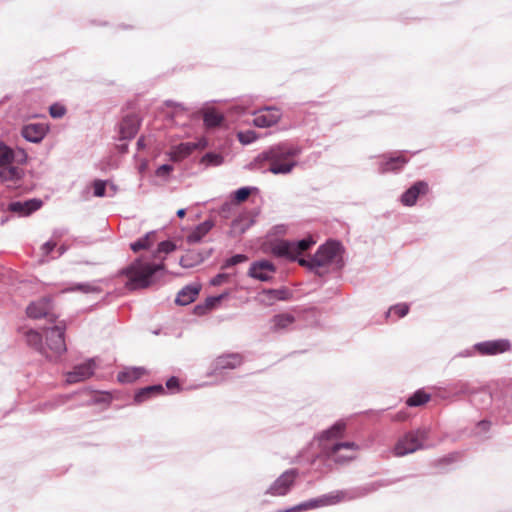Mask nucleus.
<instances>
[{
	"mask_svg": "<svg viewBox=\"0 0 512 512\" xmlns=\"http://www.w3.org/2000/svg\"><path fill=\"white\" fill-rule=\"evenodd\" d=\"M315 243L311 236L297 241H275L271 244V252L277 257L297 261L301 266L315 272H318L319 268L340 262L342 246L336 241H328L321 245L309 260L301 257Z\"/></svg>",
	"mask_w": 512,
	"mask_h": 512,
	"instance_id": "1",
	"label": "nucleus"
},
{
	"mask_svg": "<svg viewBox=\"0 0 512 512\" xmlns=\"http://www.w3.org/2000/svg\"><path fill=\"white\" fill-rule=\"evenodd\" d=\"M302 153L298 145L282 142L261 152L251 163L253 169L275 175H287L296 167V158Z\"/></svg>",
	"mask_w": 512,
	"mask_h": 512,
	"instance_id": "2",
	"label": "nucleus"
},
{
	"mask_svg": "<svg viewBox=\"0 0 512 512\" xmlns=\"http://www.w3.org/2000/svg\"><path fill=\"white\" fill-rule=\"evenodd\" d=\"M164 273V264L144 262L141 258L136 259L129 266L122 270V274L128 278L126 286L130 290L147 288L152 285L158 274Z\"/></svg>",
	"mask_w": 512,
	"mask_h": 512,
	"instance_id": "3",
	"label": "nucleus"
},
{
	"mask_svg": "<svg viewBox=\"0 0 512 512\" xmlns=\"http://www.w3.org/2000/svg\"><path fill=\"white\" fill-rule=\"evenodd\" d=\"M428 435L429 431L426 428H417L405 432L391 448L392 455L394 457H404L429 448L431 445L428 443Z\"/></svg>",
	"mask_w": 512,
	"mask_h": 512,
	"instance_id": "4",
	"label": "nucleus"
},
{
	"mask_svg": "<svg viewBox=\"0 0 512 512\" xmlns=\"http://www.w3.org/2000/svg\"><path fill=\"white\" fill-rule=\"evenodd\" d=\"M380 484H370L366 487L352 489V490H335L327 494L313 498L315 509L327 506L337 505L341 502L352 501L356 498L363 497L370 492L375 491Z\"/></svg>",
	"mask_w": 512,
	"mask_h": 512,
	"instance_id": "5",
	"label": "nucleus"
},
{
	"mask_svg": "<svg viewBox=\"0 0 512 512\" xmlns=\"http://www.w3.org/2000/svg\"><path fill=\"white\" fill-rule=\"evenodd\" d=\"M360 446L353 441L323 444V453L331 461L337 464H345L356 458V452Z\"/></svg>",
	"mask_w": 512,
	"mask_h": 512,
	"instance_id": "6",
	"label": "nucleus"
},
{
	"mask_svg": "<svg viewBox=\"0 0 512 512\" xmlns=\"http://www.w3.org/2000/svg\"><path fill=\"white\" fill-rule=\"evenodd\" d=\"M65 326L56 325L45 330V346L47 347L48 355L45 358L53 361L57 360L63 353L66 352L67 347L65 343Z\"/></svg>",
	"mask_w": 512,
	"mask_h": 512,
	"instance_id": "7",
	"label": "nucleus"
},
{
	"mask_svg": "<svg viewBox=\"0 0 512 512\" xmlns=\"http://www.w3.org/2000/svg\"><path fill=\"white\" fill-rule=\"evenodd\" d=\"M243 363V356L239 353H226L216 357L211 363L210 376H224L225 371L234 370Z\"/></svg>",
	"mask_w": 512,
	"mask_h": 512,
	"instance_id": "8",
	"label": "nucleus"
},
{
	"mask_svg": "<svg viewBox=\"0 0 512 512\" xmlns=\"http://www.w3.org/2000/svg\"><path fill=\"white\" fill-rule=\"evenodd\" d=\"M298 476L296 469H289L283 472L265 491L270 496H285L293 487Z\"/></svg>",
	"mask_w": 512,
	"mask_h": 512,
	"instance_id": "9",
	"label": "nucleus"
},
{
	"mask_svg": "<svg viewBox=\"0 0 512 512\" xmlns=\"http://www.w3.org/2000/svg\"><path fill=\"white\" fill-rule=\"evenodd\" d=\"M53 303L51 298L43 297L32 301L26 308V315L31 319L45 318L50 322L56 320V316L52 312Z\"/></svg>",
	"mask_w": 512,
	"mask_h": 512,
	"instance_id": "10",
	"label": "nucleus"
},
{
	"mask_svg": "<svg viewBox=\"0 0 512 512\" xmlns=\"http://www.w3.org/2000/svg\"><path fill=\"white\" fill-rule=\"evenodd\" d=\"M253 124L259 128H268L277 124L281 117L282 112L275 106L263 107L253 113Z\"/></svg>",
	"mask_w": 512,
	"mask_h": 512,
	"instance_id": "11",
	"label": "nucleus"
},
{
	"mask_svg": "<svg viewBox=\"0 0 512 512\" xmlns=\"http://www.w3.org/2000/svg\"><path fill=\"white\" fill-rule=\"evenodd\" d=\"M276 273L275 265L268 260L255 261L251 264L248 275L262 282L270 281Z\"/></svg>",
	"mask_w": 512,
	"mask_h": 512,
	"instance_id": "12",
	"label": "nucleus"
},
{
	"mask_svg": "<svg viewBox=\"0 0 512 512\" xmlns=\"http://www.w3.org/2000/svg\"><path fill=\"white\" fill-rule=\"evenodd\" d=\"M511 349V344L506 339L485 341L475 345V350L483 356L502 354Z\"/></svg>",
	"mask_w": 512,
	"mask_h": 512,
	"instance_id": "13",
	"label": "nucleus"
},
{
	"mask_svg": "<svg viewBox=\"0 0 512 512\" xmlns=\"http://www.w3.org/2000/svg\"><path fill=\"white\" fill-rule=\"evenodd\" d=\"M24 171L14 163L0 168V180L8 188H18L21 186Z\"/></svg>",
	"mask_w": 512,
	"mask_h": 512,
	"instance_id": "14",
	"label": "nucleus"
},
{
	"mask_svg": "<svg viewBox=\"0 0 512 512\" xmlns=\"http://www.w3.org/2000/svg\"><path fill=\"white\" fill-rule=\"evenodd\" d=\"M409 159L403 153H397L389 157L381 158L378 164V172L381 174L389 172H398L408 163Z\"/></svg>",
	"mask_w": 512,
	"mask_h": 512,
	"instance_id": "15",
	"label": "nucleus"
},
{
	"mask_svg": "<svg viewBox=\"0 0 512 512\" xmlns=\"http://www.w3.org/2000/svg\"><path fill=\"white\" fill-rule=\"evenodd\" d=\"M96 369L94 359H88L84 363L76 365L72 371L67 373L68 383H77L90 378Z\"/></svg>",
	"mask_w": 512,
	"mask_h": 512,
	"instance_id": "16",
	"label": "nucleus"
},
{
	"mask_svg": "<svg viewBox=\"0 0 512 512\" xmlns=\"http://www.w3.org/2000/svg\"><path fill=\"white\" fill-rule=\"evenodd\" d=\"M427 192L428 184L424 181H417L401 195L400 202L406 207H412L418 198Z\"/></svg>",
	"mask_w": 512,
	"mask_h": 512,
	"instance_id": "17",
	"label": "nucleus"
},
{
	"mask_svg": "<svg viewBox=\"0 0 512 512\" xmlns=\"http://www.w3.org/2000/svg\"><path fill=\"white\" fill-rule=\"evenodd\" d=\"M345 430L346 423L340 420L334 423L330 428L322 431L318 436L321 449L323 450V444H333L334 442L332 441L342 438Z\"/></svg>",
	"mask_w": 512,
	"mask_h": 512,
	"instance_id": "18",
	"label": "nucleus"
},
{
	"mask_svg": "<svg viewBox=\"0 0 512 512\" xmlns=\"http://www.w3.org/2000/svg\"><path fill=\"white\" fill-rule=\"evenodd\" d=\"M27 155L23 150L14 151L5 144H0V168L12 163H24Z\"/></svg>",
	"mask_w": 512,
	"mask_h": 512,
	"instance_id": "19",
	"label": "nucleus"
},
{
	"mask_svg": "<svg viewBox=\"0 0 512 512\" xmlns=\"http://www.w3.org/2000/svg\"><path fill=\"white\" fill-rule=\"evenodd\" d=\"M42 205V201L38 199H30L26 201L11 202L8 206L9 211L19 214L20 216H27L32 212L38 210Z\"/></svg>",
	"mask_w": 512,
	"mask_h": 512,
	"instance_id": "20",
	"label": "nucleus"
},
{
	"mask_svg": "<svg viewBox=\"0 0 512 512\" xmlns=\"http://www.w3.org/2000/svg\"><path fill=\"white\" fill-rule=\"evenodd\" d=\"M46 128L43 124L31 123L22 128V136L31 143H39L46 135Z\"/></svg>",
	"mask_w": 512,
	"mask_h": 512,
	"instance_id": "21",
	"label": "nucleus"
},
{
	"mask_svg": "<svg viewBox=\"0 0 512 512\" xmlns=\"http://www.w3.org/2000/svg\"><path fill=\"white\" fill-rule=\"evenodd\" d=\"M215 226L212 220H205L204 222L197 225L186 237L188 244H198L203 238L211 231Z\"/></svg>",
	"mask_w": 512,
	"mask_h": 512,
	"instance_id": "22",
	"label": "nucleus"
},
{
	"mask_svg": "<svg viewBox=\"0 0 512 512\" xmlns=\"http://www.w3.org/2000/svg\"><path fill=\"white\" fill-rule=\"evenodd\" d=\"M289 295L290 293L286 288L264 289L260 293V301L267 306H271L276 301L287 300Z\"/></svg>",
	"mask_w": 512,
	"mask_h": 512,
	"instance_id": "23",
	"label": "nucleus"
},
{
	"mask_svg": "<svg viewBox=\"0 0 512 512\" xmlns=\"http://www.w3.org/2000/svg\"><path fill=\"white\" fill-rule=\"evenodd\" d=\"M139 122L135 116L125 117L119 128L120 138L122 140L132 139L138 132Z\"/></svg>",
	"mask_w": 512,
	"mask_h": 512,
	"instance_id": "24",
	"label": "nucleus"
},
{
	"mask_svg": "<svg viewBox=\"0 0 512 512\" xmlns=\"http://www.w3.org/2000/svg\"><path fill=\"white\" fill-rule=\"evenodd\" d=\"M201 286L199 284H190L182 288L175 299L176 304L185 306L192 303L199 294Z\"/></svg>",
	"mask_w": 512,
	"mask_h": 512,
	"instance_id": "25",
	"label": "nucleus"
},
{
	"mask_svg": "<svg viewBox=\"0 0 512 512\" xmlns=\"http://www.w3.org/2000/svg\"><path fill=\"white\" fill-rule=\"evenodd\" d=\"M25 340L28 346L35 349L44 357L45 355H48L47 347L45 346V343H43L42 335L38 331L34 329L28 330L25 333Z\"/></svg>",
	"mask_w": 512,
	"mask_h": 512,
	"instance_id": "26",
	"label": "nucleus"
},
{
	"mask_svg": "<svg viewBox=\"0 0 512 512\" xmlns=\"http://www.w3.org/2000/svg\"><path fill=\"white\" fill-rule=\"evenodd\" d=\"M196 146L197 145L195 143L191 142L181 143L171 150L169 153L170 159L175 162L181 161L182 159L189 156L196 148Z\"/></svg>",
	"mask_w": 512,
	"mask_h": 512,
	"instance_id": "27",
	"label": "nucleus"
},
{
	"mask_svg": "<svg viewBox=\"0 0 512 512\" xmlns=\"http://www.w3.org/2000/svg\"><path fill=\"white\" fill-rule=\"evenodd\" d=\"M164 391H165L164 387L161 384L147 386V387L140 389L135 394L134 401L138 404H141V403L145 402L146 400L150 399L154 395L164 393Z\"/></svg>",
	"mask_w": 512,
	"mask_h": 512,
	"instance_id": "28",
	"label": "nucleus"
},
{
	"mask_svg": "<svg viewBox=\"0 0 512 512\" xmlns=\"http://www.w3.org/2000/svg\"><path fill=\"white\" fill-rule=\"evenodd\" d=\"M145 373L143 367H129L119 372L117 379L121 383H132L138 380Z\"/></svg>",
	"mask_w": 512,
	"mask_h": 512,
	"instance_id": "29",
	"label": "nucleus"
},
{
	"mask_svg": "<svg viewBox=\"0 0 512 512\" xmlns=\"http://www.w3.org/2000/svg\"><path fill=\"white\" fill-rule=\"evenodd\" d=\"M156 241V232L150 231L137 241L130 244V248L133 252H139L143 249H149L154 245Z\"/></svg>",
	"mask_w": 512,
	"mask_h": 512,
	"instance_id": "30",
	"label": "nucleus"
},
{
	"mask_svg": "<svg viewBox=\"0 0 512 512\" xmlns=\"http://www.w3.org/2000/svg\"><path fill=\"white\" fill-rule=\"evenodd\" d=\"M431 399V395L424 389H418L411 396L406 399L408 407H421Z\"/></svg>",
	"mask_w": 512,
	"mask_h": 512,
	"instance_id": "31",
	"label": "nucleus"
},
{
	"mask_svg": "<svg viewBox=\"0 0 512 512\" xmlns=\"http://www.w3.org/2000/svg\"><path fill=\"white\" fill-rule=\"evenodd\" d=\"M295 322V317L289 313L277 314L273 317V330L280 331L286 329Z\"/></svg>",
	"mask_w": 512,
	"mask_h": 512,
	"instance_id": "32",
	"label": "nucleus"
},
{
	"mask_svg": "<svg viewBox=\"0 0 512 512\" xmlns=\"http://www.w3.org/2000/svg\"><path fill=\"white\" fill-rule=\"evenodd\" d=\"M409 305L407 303H398L391 306L388 311L385 313L386 319L391 317L392 315H396L399 318L406 316L409 312Z\"/></svg>",
	"mask_w": 512,
	"mask_h": 512,
	"instance_id": "33",
	"label": "nucleus"
},
{
	"mask_svg": "<svg viewBox=\"0 0 512 512\" xmlns=\"http://www.w3.org/2000/svg\"><path fill=\"white\" fill-rule=\"evenodd\" d=\"M203 120L207 127H216L223 121V116L215 111H207L204 114Z\"/></svg>",
	"mask_w": 512,
	"mask_h": 512,
	"instance_id": "34",
	"label": "nucleus"
},
{
	"mask_svg": "<svg viewBox=\"0 0 512 512\" xmlns=\"http://www.w3.org/2000/svg\"><path fill=\"white\" fill-rule=\"evenodd\" d=\"M201 163L206 166H219L223 163V156L218 153L208 152L202 157Z\"/></svg>",
	"mask_w": 512,
	"mask_h": 512,
	"instance_id": "35",
	"label": "nucleus"
},
{
	"mask_svg": "<svg viewBox=\"0 0 512 512\" xmlns=\"http://www.w3.org/2000/svg\"><path fill=\"white\" fill-rule=\"evenodd\" d=\"M287 231H288V226L286 224H277L269 230L267 237L272 238V237H277V236H283V235L287 234ZM275 241H280V239H275V240L271 239L270 245L272 244V242H275Z\"/></svg>",
	"mask_w": 512,
	"mask_h": 512,
	"instance_id": "36",
	"label": "nucleus"
},
{
	"mask_svg": "<svg viewBox=\"0 0 512 512\" xmlns=\"http://www.w3.org/2000/svg\"><path fill=\"white\" fill-rule=\"evenodd\" d=\"M176 248V245L171 241H162L158 244L157 250L154 253V258H160V254H169L173 252Z\"/></svg>",
	"mask_w": 512,
	"mask_h": 512,
	"instance_id": "37",
	"label": "nucleus"
},
{
	"mask_svg": "<svg viewBox=\"0 0 512 512\" xmlns=\"http://www.w3.org/2000/svg\"><path fill=\"white\" fill-rule=\"evenodd\" d=\"M248 257L244 254H236L224 261L221 266V269H228L240 263L246 262Z\"/></svg>",
	"mask_w": 512,
	"mask_h": 512,
	"instance_id": "38",
	"label": "nucleus"
},
{
	"mask_svg": "<svg viewBox=\"0 0 512 512\" xmlns=\"http://www.w3.org/2000/svg\"><path fill=\"white\" fill-rule=\"evenodd\" d=\"M238 140L244 145L253 143L257 139V133L253 130L241 131L237 134Z\"/></svg>",
	"mask_w": 512,
	"mask_h": 512,
	"instance_id": "39",
	"label": "nucleus"
},
{
	"mask_svg": "<svg viewBox=\"0 0 512 512\" xmlns=\"http://www.w3.org/2000/svg\"><path fill=\"white\" fill-rule=\"evenodd\" d=\"M107 182L103 180H96L93 183V194L96 197H103L106 195Z\"/></svg>",
	"mask_w": 512,
	"mask_h": 512,
	"instance_id": "40",
	"label": "nucleus"
},
{
	"mask_svg": "<svg viewBox=\"0 0 512 512\" xmlns=\"http://www.w3.org/2000/svg\"><path fill=\"white\" fill-rule=\"evenodd\" d=\"M49 112L52 118L59 119L66 114V108L61 104L55 103L50 106Z\"/></svg>",
	"mask_w": 512,
	"mask_h": 512,
	"instance_id": "41",
	"label": "nucleus"
},
{
	"mask_svg": "<svg viewBox=\"0 0 512 512\" xmlns=\"http://www.w3.org/2000/svg\"><path fill=\"white\" fill-rule=\"evenodd\" d=\"M229 295L228 292H225V293H222L218 296H211V297H208L206 300H205V307L207 309H213L214 307H216V305L218 303H220L224 298H226L227 296Z\"/></svg>",
	"mask_w": 512,
	"mask_h": 512,
	"instance_id": "42",
	"label": "nucleus"
},
{
	"mask_svg": "<svg viewBox=\"0 0 512 512\" xmlns=\"http://www.w3.org/2000/svg\"><path fill=\"white\" fill-rule=\"evenodd\" d=\"M233 275V273H219L210 280V284L212 286H220L228 282Z\"/></svg>",
	"mask_w": 512,
	"mask_h": 512,
	"instance_id": "43",
	"label": "nucleus"
},
{
	"mask_svg": "<svg viewBox=\"0 0 512 512\" xmlns=\"http://www.w3.org/2000/svg\"><path fill=\"white\" fill-rule=\"evenodd\" d=\"M252 189L253 188H251V187H241V188H239L238 190H236L234 192V199L237 202L245 201L249 197Z\"/></svg>",
	"mask_w": 512,
	"mask_h": 512,
	"instance_id": "44",
	"label": "nucleus"
},
{
	"mask_svg": "<svg viewBox=\"0 0 512 512\" xmlns=\"http://www.w3.org/2000/svg\"><path fill=\"white\" fill-rule=\"evenodd\" d=\"M171 171H173V166L172 165H170V164H163V165H161V166H159L157 168L156 175L158 177L165 178V177H167L170 174Z\"/></svg>",
	"mask_w": 512,
	"mask_h": 512,
	"instance_id": "45",
	"label": "nucleus"
},
{
	"mask_svg": "<svg viewBox=\"0 0 512 512\" xmlns=\"http://www.w3.org/2000/svg\"><path fill=\"white\" fill-rule=\"evenodd\" d=\"M73 290H79L84 293H92L99 291V289L96 286L89 283L78 284L75 288H73Z\"/></svg>",
	"mask_w": 512,
	"mask_h": 512,
	"instance_id": "46",
	"label": "nucleus"
},
{
	"mask_svg": "<svg viewBox=\"0 0 512 512\" xmlns=\"http://www.w3.org/2000/svg\"><path fill=\"white\" fill-rule=\"evenodd\" d=\"M56 247V243L53 241H47L41 246L43 257L48 256Z\"/></svg>",
	"mask_w": 512,
	"mask_h": 512,
	"instance_id": "47",
	"label": "nucleus"
},
{
	"mask_svg": "<svg viewBox=\"0 0 512 512\" xmlns=\"http://www.w3.org/2000/svg\"><path fill=\"white\" fill-rule=\"evenodd\" d=\"M166 387H167V389L172 390V391H179L180 390V384H179L178 378H176L174 376L169 378L166 381Z\"/></svg>",
	"mask_w": 512,
	"mask_h": 512,
	"instance_id": "48",
	"label": "nucleus"
},
{
	"mask_svg": "<svg viewBox=\"0 0 512 512\" xmlns=\"http://www.w3.org/2000/svg\"><path fill=\"white\" fill-rule=\"evenodd\" d=\"M298 508L300 512L315 509V503L313 502V499H309L307 501H304L300 504H298Z\"/></svg>",
	"mask_w": 512,
	"mask_h": 512,
	"instance_id": "49",
	"label": "nucleus"
},
{
	"mask_svg": "<svg viewBox=\"0 0 512 512\" xmlns=\"http://www.w3.org/2000/svg\"><path fill=\"white\" fill-rule=\"evenodd\" d=\"M231 209H232V204L231 203H224L220 210H219V213L221 216L227 218L229 213L231 212Z\"/></svg>",
	"mask_w": 512,
	"mask_h": 512,
	"instance_id": "50",
	"label": "nucleus"
},
{
	"mask_svg": "<svg viewBox=\"0 0 512 512\" xmlns=\"http://www.w3.org/2000/svg\"><path fill=\"white\" fill-rule=\"evenodd\" d=\"M406 418H407V413L404 411H400L397 414H395L392 419L394 421H404V420H406Z\"/></svg>",
	"mask_w": 512,
	"mask_h": 512,
	"instance_id": "51",
	"label": "nucleus"
},
{
	"mask_svg": "<svg viewBox=\"0 0 512 512\" xmlns=\"http://www.w3.org/2000/svg\"><path fill=\"white\" fill-rule=\"evenodd\" d=\"M208 309L205 307V304L203 305H197L195 307V313L198 315L204 314Z\"/></svg>",
	"mask_w": 512,
	"mask_h": 512,
	"instance_id": "52",
	"label": "nucleus"
},
{
	"mask_svg": "<svg viewBox=\"0 0 512 512\" xmlns=\"http://www.w3.org/2000/svg\"><path fill=\"white\" fill-rule=\"evenodd\" d=\"M278 512H300L298 504L287 509L279 510Z\"/></svg>",
	"mask_w": 512,
	"mask_h": 512,
	"instance_id": "53",
	"label": "nucleus"
},
{
	"mask_svg": "<svg viewBox=\"0 0 512 512\" xmlns=\"http://www.w3.org/2000/svg\"><path fill=\"white\" fill-rule=\"evenodd\" d=\"M109 188L112 191V193H109L108 196H114L117 192V188L113 183L109 184Z\"/></svg>",
	"mask_w": 512,
	"mask_h": 512,
	"instance_id": "54",
	"label": "nucleus"
},
{
	"mask_svg": "<svg viewBox=\"0 0 512 512\" xmlns=\"http://www.w3.org/2000/svg\"><path fill=\"white\" fill-rule=\"evenodd\" d=\"M239 224H240V221H239V220H234V221L232 222V229H233L234 231L238 230V229H239V227H238V226H239Z\"/></svg>",
	"mask_w": 512,
	"mask_h": 512,
	"instance_id": "55",
	"label": "nucleus"
},
{
	"mask_svg": "<svg viewBox=\"0 0 512 512\" xmlns=\"http://www.w3.org/2000/svg\"><path fill=\"white\" fill-rule=\"evenodd\" d=\"M67 251L66 246L62 245L58 248V254L59 256L63 255Z\"/></svg>",
	"mask_w": 512,
	"mask_h": 512,
	"instance_id": "56",
	"label": "nucleus"
},
{
	"mask_svg": "<svg viewBox=\"0 0 512 512\" xmlns=\"http://www.w3.org/2000/svg\"><path fill=\"white\" fill-rule=\"evenodd\" d=\"M185 214H186V210H185V209H183V208H181V209H179V210L177 211V216H178V217H180V218L184 217V216H185Z\"/></svg>",
	"mask_w": 512,
	"mask_h": 512,
	"instance_id": "57",
	"label": "nucleus"
},
{
	"mask_svg": "<svg viewBox=\"0 0 512 512\" xmlns=\"http://www.w3.org/2000/svg\"><path fill=\"white\" fill-rule=\"evenodd\" d=\"M137 145H138L139 148L143 147L144 146V139L143 138L138 139Z\"/></svg>",
	"mask_w": 512,
	"mask_h": 512,
	"instance_id": "58",
	"label": "nucleus"
},
{
	"mask_svg": "<svg viewBox=\"0 0 512 512\" xmlns=\"http://www.w3.org/2000/svg\"><path fill=\"white\" fill-rule=\"evenodd\" d=\"M54 235H61V233H58V231H54Z\"/></svg>",
	"mask_w": 512,
	"mask_h": 512,
	"instance_id": "59",
	"label": "nucleus"
},
{
	"mask_svg": "<svg viewBox=\"0 0 512 512\" xmlns=\"http://www.w3.org/2000/svg\"><path fill=\"white\" fill-rule=\"evenodd\" d=\"M241 233H243L245 231V228H241L239 229Z\"/></svg>",
	"mask_w": 512,
	"mask_h": 512,
	"instance_id": "60",
	"label": "nucleus"
}]
</instances>
